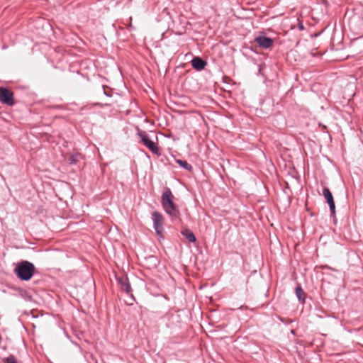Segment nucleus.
Returning a JSON list of instances; mask_svg holds the SVG:
<instances>
[{
    "label": "nucleus",
    "mask_w": 363,
    "mask_h": 363,
    "mask_svg": "<svg viewBox=\"0 0 363 363\" xmlns=\"http://www.w3.org/2000/svg\"><path fill=\"white\" fill-rule=\"evenodd\" d=\"M255 41L260 46L264 48H270L272 45V39L263 35H259Z\"/></svg>",
    "instance_id": "nucleus-8"
},
{
    "label": "nucleus",
    "mask_w": 363,
    "mask_h": 363,
    "mask_svg": "<svg viewBox=\"0 0 363 363\" xmlns=\"http://www.w3.org/2000/svg\"><path fill=\"white\" fill-rule=\"evenodd\" d=\"M152 218L153 220L154 228L157 235L162 237L164 231V216L158 211H154L152 213Z\"/></svg>",
    "instance_id": "nucleus-3"
},
{
    "label": "nucleus",
    "mask_w": 363,
    "mask_h": 363,
    "mask_svg": "<svg viewBox=\"0 0 363 363\" xmlns=\"http://www.w3.org/2000/svg\"><path fill=\"white\" fill-rule=\"evenodd\" d=\"M139 137L145 146H146L152 153L158 154L159 149L156 144L152 142L148 137L145 132H140L138 133Z\"/></svg>",
    "instance_id": "nucleus-5"
},
{
    "label": "nucleus",
    "mask_w": 363,
    "mask_h": 363,
    "mask_svg": "<svg viewBox=\"0 0 363 363\" xmlns=\"http://www.w3.org/2000/svg\"><path fill=\"white\" fill-rule=\"evenodd\" d=\"M182 234L191 242H196V239L193 232L189 229H184L182 230Z\"/></svg>",
    "instance_id": "nucleus-11"
},
{
    "label": "nucleus",
    "mask_w": 363,
    "mask_h": 363,
    "mask_svg": "<svg viewBox=\"0 0 363 363\" xmlns=\"http://www.w3.org/2000/svg\"><path fill=\"white\" fill-rule=\"evenodd\" d=\"M82 155L81 153L77 152L74 154H69L67 156L66 160L70 164H77L80 160L82 159Z\"/></svg>",
    "instance_id": "nucleus-10"
},
{
    "label": "nucleus",
    "mask_w": 363,
    "mask_h": 363,
    "mask_svg": "<svg viewBox=\"0 0 363 363\" xmlns=\"http://www.w3.org/2000/svg\"><path fill=\"white\" fill-rule=\"evenodd\" d=\"M118 283L121 285V289L127 294H130L132 291L128 279L126 276H121L118 278Z\"/></svg>",
    "instance_id": "nucleus-7"
},
{
    "label": "nucleus",
    "mask_w": 363,
    "mask_h": 363,
    "mask_svg": "<svg viewBox=\"0 0 363 363\" xmlns=\"http://www.w3.org/2000/svg\"><path fill=\"white\" fill-rule=\"evenodd\" d=\"M4 362L5 363H17V359L13 355L11 354L8 357L4 359Z\"/></svg>",
    "instance_id": "nucleus-14"
},
{
    "label": "nucleus",
    "mask_w": 363,
    "mask_h": 363,
    "mask_svg": "<svg viewBox=\"0 0 363 363\" xmlns=\"http://www.w3.org/2000/svg\"><path fill=\"white\" fill-rule=\"evenodd\" d=\"M207 62L199 57H195L191 60L192 67L196 70H202L204 69Z\"/></svg>",
    "instance_id": "nucleus-9"
},
{
    "label": "nucleus",
    "mask_w": 363,
    "mask_h": 363,
    "mask_svg": "<svg viewBox=\"0 0 363 363\" xmlns=\"http://www.w3.org/2000/svg\"><path fill=\"white\" fill-rule=\"evenodd\" d=\"M0 101L8 106H13L15 104L13 93L9 89L0 87Z\"/></svg>",
    "instance_id": "nucleus-4"
},
{
    "label": "nucleus",
    "mask_w": 363,
    "mask_h": 363,
    "mask_svg": "<svg viewBox=\"0 0 363 363\" xmlns=\"http://www.w3.org/2000/svg\"><path fill=\"white\" fill-rule=\"evenodd\" d=\"M35 267L34 264L27 260H22L18 262L15 269L14 273L18 279L23 281H28L34 275Z\"/></svg>",
    "instance_id": "nucleus-2"
},
{
    "label": "nucleus",
    "mask_w": 363,
    "mask_h": 363,
    "mask_svg": "<svg viewBox=\"0 0 363 363\" xmlns=\"http://www.w3.org/2000/svg\"><path fill=\"white\" fill-rule=\"evenodd\" d=\"M174 196L169 188L166 189L161 197L162 208L172 220L179 218L180 216V211L178 206L174 203Z\"/></svg>",
    "instance_id": "nucleus-1"
},
{
    "label": "nucleus",
    "mask_w": 363,
    "mask_h": 363,
    "mask_svg": "<svg viewBox=\"0 0 363 363\" xmlns=\"http://www.w3.org/2000/svg\"><path fill=\"white\" fill-rule=\"evenodd\" d=\"M177 162L180 165V167H182L189 171L192 170V166L191 164H189L186 161L178 160H177Z\"/></svg>",
    "instance_id": "nucleus-12"
},
{
    "label": "nucleus",
    "mask_w": 363,
    "mask_h": 363,
    "mask_svg": "<svg viewBox=\"0 0 363 363\" xmlns=\"http://www.w3.org/2000/svg\"><path fill=\"white\" fill-rule=\"evenodd\" d=\"M296 296L298 297V298L299 300H301L303 298L304 291L300 286H298V287H296Z\"/></svg>",
    "instance_id": "nucleus-13"
},
{
    "label": "nucleus",
    "mask_w": 363,
    "mask_h": 363,
    "mask_svg": "<svg viewBox=\"0 0 363 363\" xmlns=\"http://www.w3.org/2000/svg\"><path fill=\"white\" fill-rule=\"evenodd\" d=\"M300 29H303V26L302 25L300 26Z\"/></svg>",
    "instance_id": "nucleus-15"
},
{
    "label": "nucleus",
    "mask_w": 363,
    "mask_h": 363,
    "mask_svg": "<svg viewBox=\"0 0 363 363\" xmlns=\"http://www.w3.org/2000/svg\"><path fill=\"white\" fill-rule=\"evenodd\" d=\"M323 194L329 205L331 213L335 214V205L333 196L332 195L331 191H330V189L328 188H324L323 189Z\"/></svg>",
    "instance_id": "nucleus-6"
}]
</instances>
